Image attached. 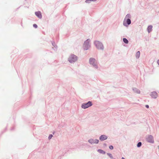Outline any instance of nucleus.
Returning <instances> with one entry per match:
<instances>
[{"label": "nucleus", "mask_w": 159, "mask_h": 159, "mask_svg": "<svg viewBox=\"0 0 159 159\" xmlns=\"http://www.w3.org/2000/svg\"><path fill=\"white\" fill-rule=\"evenodd\" d=\"M131 16L130 14H127L125 16L123 22V25L128 27L131 23Z\"/></svg>", "instance_id": "1"}, {"label": "nucleus", "mask_w": 159, "mask_h": 159, "mask_svg": "<svg viewBox=\"0 0 159 159\" xmlns=\"http://www.w3.org/2000/svg\"><path fill=\"white\" fill-rule=\"evenodd\" d=\"M94 44L98 49L102 50H104V47L103 45L101 42L98 40H95L94 42Z\"/></svg>", "instance_id": "2"}, {"label": "nucleus", "mask_w": 159, "mask_h": 159, "mask_svg": "<svg viewBox=\"0 0 159 159\" xmlns=\"http://www.w3.org/2000/svg\"><path fill=\"white\" fill-rule=\"evenodd\" d=\"M78 59V57L75 55L71 54L70 55L68 60L71 63H74L76 62Z\"/></svg>", "instance_id": "3"}, {"label": "nucleus", "mask_w": 159, "mask_h": 159, "mask_svg": "<svg viewBox=\"0 0 159 159\" xmlns=\"http://www.w3.org/2000/svg\"><path fill=\"white\" fill-rule=\"evenodd\" d=\"M90 42V40L89 39H88L84 41L83 45V48L84 50H88L91 47Z\"/></svg>", "instance_id": "4"}, {"label": "nucleus", "mask_w": 159, "mask_h": 159, "mask_svg": "<svg viewBox=\"0 0 159 159\" xmlns=\"http://www.w3.org/2000/svg\"><path fill=\"white\" fill-rule=\"evenodd\" d=\"M89 63L94 68L96 69L98 68V66L97 63L95 58L92 57L90 58L89 60Z\"/></svg>", "instance_id": "5"}, {"label": "nucleus", "mask_w": 159, "mask_h": 159, "mask_svg": "<svg viewBox=\"0 0 159 159\" xmlns=\"http://www.w3.org/2000/svg\"><path fill=\"white\" fill-rule=\"evenodd\" d=\"M93 105V103L91 101H89L87 103H84L82 104L81 107L82 108L85 109Z\"/></svg>", "instance_id": "6"}, {"label": "nucleus", "mask_w": 159, "mask_h": 159, "mask_svg": "<svg viewBox=\"0 0 159 159\" xmlns=\"http://www.w3.org/2000/svg\"><path fill=\"white\" fill-rule=\"evenodd\" d=\"M146 141L148 143H154V140L153 136L151 135H148L146 138Z\"/></svg>", "instance_id": "7"}, {"label": "nucleus", "mask_w": 159, "mask_h": 159, "mask_svg": "<svg viewBox=\"0 0 159 159\" xmlns=\"http://www.w3.org/2000/svg\"><path fill=\"white\" fill-rule=\"evenodd\" d=\"M88 142L92 144L93 143H96L98 144L99 142V141L98 139H90L88 140Z\"/></svg>", "instance_id": "8"}, {"label": "nucleus", "mask_w": 159, "mask_h": 159, "mask_svg": "<svg viewBox=\"0 0 159 159\" xmlns=\"http://www.w3.org/2000/svg\"><path fill=\"white\" fill-rule=\"evenodd\" d=\"M150 96L152 98L156 99L158 95L156 92L153 91L151 93Z\"/></svg>", "instance_id": "9"}, {"label": "nucleus", "mask_w": 159, "mask_h": 159, "mask_svg": "<svg viewBox=\"0 0 159 159\" xmlns=\"http://www.w3.org/2000/svg\"><path fill=\"white\" fill-rule=\"evenodd\" d=\"M108 137L105 135H101L99 138V139L100 141H102L107 139Z\"/></svg>", "instance_id": "10"}, {"label": "nucleus", "mask_w": 159, "mask_h": 159, "mask_svg": "<svg viewBox=\"0 0 159 159\" xmlns=\"http://www.w3.org/2000/svg\"><path fill=\"white\" fill-rule=\"evenodd\" d=\"M35 13V15L39 19H40L42 18V15L40 11H36Z\"/></svg>", "instance_id": "11"}, {"label": "nucleus", "mask_w": 159, "mask_h": 159, "mask_svg": "<svg viewBox=\"0 0 159 159\" xmlns=\"http://www.w3.org/2000/svg\"><path fill=\"white\" fill-rule=\"evenodd\" d=\"M133 90L135 93H140V91L137 88H134L133 89Z\"/></svg>", "instance_id": "12"}, {"label": "nucleus", "mask_w": 159, "mask_h": 159, "mask_svg": "<svg viewBox=\"0 0 159 159\" xmlns=\"http://www.w3.org/2000/svg\"><path fill=\"white\" fill-rule=\"evenodd\" d=\"M152 26L151 25H149L148 26L147 28V30L148 33H150L152 31Z\"/></svg>", "instance_id": "13"}, {"label": "nucleus", "mask_w": 159, "mask_h": 159, "mask_svg": "<svg viewBox=\"0 0 159 159\" xmlns=\"http://www.w3.org/2000/svg\"><path fill=\"white\" fill-rule=\"evenodd\" d=\"M97 151L100 153L105 154L106 153V152L101 149H98L97 150Z\"/></svg>", "instance_id": "14"}, {"label": "nucleus", "mask_w": 159, "mask_h": 159, "mask_svg": "<svg viewBox=\"0 0 159 159\" xmlns=\"http://www.w3.org/2000/svg\"><path fill=\"white\" fill-rule=\"evenodd\" d=\"M140 55V52L139 51L137 52L136 54V57L137 58H139Z\"/></svg>", "instance_id": "15"}, {"label": "nucleus", "mask_w": 159, "mask_h": 159, "mask_svg": "<svg viewBox=\"0 0 159 159\" xmlns=\"http://www.w3.org/2000/svg\"><path fill=\"white\" fill-rule=\"evenodd\" d=\"M123 40L124 42L126 44H128L129 43L128 40L125 38H123Z\"/></svg>", "instance_id": "16"}, {"label": "nucleus", "mask_w": 159, "mask_h": 159, "mask_svg": "<svg viewBox=\"0 0 159 159\" xmlns=\"http://www.w3.org/2000/svg\"><path fill=\"white\" fill-rule=\"evenodd\" d=\"M97 0H86L85 2L87 3H89L91 2H95Z\"/></svg>", "instance_id": "17"}, {"label": "nucleus", "mask_w": 159, "mask_h": 159, "mask_svg": "<svg viewBox=\"0 0 159 159\" xmlns=\"http://www.w3.org/2000/svg\"><path fill=\"white\" fill-rule=\"evenodd\" d=\"M52 44L55 48H57V46L56 44L55 43L54 41H53V42H52Z\"/></svg>", "instance_id": "18"}, {"label": "nucleus", "mask_w": 159, "mask_h": 159, "mask_svg": "<svg viewBox=\"0 0 159 159\" xmlns=\"http://www.w3.org/2000/svg\"><path fill=\"white\" fill-rule=\"evenodd\" d=\"M107 155L109 156V157L111 158V159H113V157L111 153H107Z\"/></svg>", "instance_id": "19"}, {"label": "nucleus", "mask_w": 159, "mask_h": 159, "mask_svg": "<svg viewBox=\"0 0 159 159\" xmlns=\"http://www.w3.org/2000/svg\"><path fill=\"white\" fill-rule=\"evenodd\" d=\"M142 143L140 142H139L137 145V146L138 148H139L142 146Z\"/></svg>", "instance_id": "20"}, {"label": "nucleus", "mask_w": 159, "mask_h": 159, "mask_svg": "<svg viewBox=\"0 0 159 159\" xmlns=\"http://www.w3.org/2000/svg\"><path fill=\"white\" fill-rule=\"evenodd\" d=\"M53 136V135L52 134H50L49 135V136H48V139L50 140V139H51V138H52V137Z\"/></svg>", "instance_id": "21"}, {"label": "nucleus", "mask_w": 159, "mask_h": 159, "mask_svg": "<svg viewBox=\"0 0 159 159\" xmlns=\"http://www.w3.org/2000/svg\"><path fill=\"white\" fill-rule=\"evenodd\" d=\"M33 26L35 28H37L38 27V26L36 24H34L33 25Z\"/></svg>", "instance_id": "22"}, {"label": "nucleus", "mask_w": 159, "mask_h": 159, "mask_svg": "<svg viewBox=\"0 0 159 159\" xmlns=\"http://www.w3.org/2000/svg\"><path fill=\"white\" fill-rule=\"evenodd\" d=\"M109 148L111 150H112L113 149V147L112 145H110L109 146Z\"/></svg>", "instance_id": "23"}, {"label": "nucleus", "mask_w": 159, "mask_h": 159, "mask_svg": "<svg viewBox=\"0 0 159 159\" xmlns=\"http://www.w3.org/2000/svg\"><path fill=\"white\" fill-rule=\"evenodd\" d=\"M145 107L147 108H149V106L148 105H145Z\"/></svg>", "instance_id": "24"}, {"label": "nucleus", "mask_w": 159, "mask_h": 159, "mask_svg": "<svg viewBox=\"0 0 159 159\" xmlns=\"http://www.w3.org/2000/svg\"><path fill=\"white\" fill-rule=\"evenodd\" d=\"M10 129H11V130H12L14 129V128H11Z\"/></svg>", "instance_id": "25"}, {"label": "nucleus", "mask_w": 159, "mask_h": 159, "mask_svg": "<svg viewBox=\"0 0 159 159\" xmlns=\"http://www.w3.org/2000/svg\"><path fill=\"white\" fill-rule=\"evenodd\" d=\"M103 145H104V146H107V144L106 143H104Z\"/></svg>", "instance_id": "26"}, {"label": "nucleus", "mask_w": 159, "mask_h": 159, "mask_svg": "<svg viewBox=\"0 0 159 159\" xmlns=\"http://www.w3.org/2000/svg\"><path fill=\"white\" fill-rule=\"evenodd\" d=\"M121 159H125V158L124 157H122Z\"/></svg>", "instance_id": "27"}, {"label": "nucleus", "mask_w": 159, "mask_h": 159, "mask_svg": "<svg viewBox=\"0 0 159 159\" xmlns=\"http://www.w3.org/2000/svg\"><path fill=\"white\" fill-rule=\"evenodd\" d=\"M54 133H55V132H54H54H53V134H54Z\"/></svg>", "instance_id": "28"}]
</instances>
